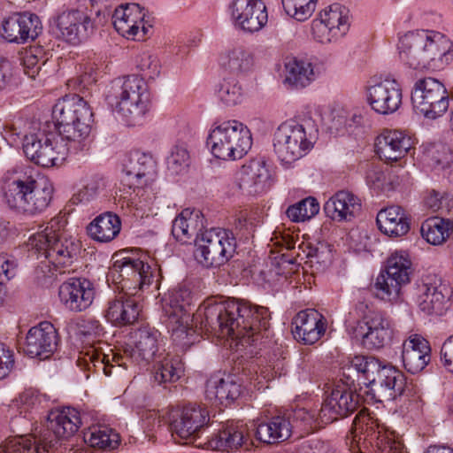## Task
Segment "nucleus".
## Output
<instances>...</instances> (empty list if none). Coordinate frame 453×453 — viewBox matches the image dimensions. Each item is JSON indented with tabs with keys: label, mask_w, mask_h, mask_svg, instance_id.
<instances>
[{
	"label": "nucleus",
	"mask_w": 453,
	"mask_h": 453,
	"mask_svg": "<svg viewBox=\"0 0 453 453\" xmlns=\"http://www.w3.org/2000/svg\"><path fill=\"white\" fill-rule=\"evenodd\" d=\"M54 127L58 134L46 129L47 123L36 132L24 136L26 157L42 167L61 165L69 151L84 150L88 145L93 112L87 103L78 96L62 98L53 107Z\"/></svg>",
	"instance_id": "1"
},
{
	"label": "nucleus",
	"mask_w": 453,
	"mask_h": 453,
	"mask_svg": "<svg viewBox=\"0 0 453 453\" xmlns=\"http://www.w3.org/2000/svg\"><path fill=\"white\" fill-rule=\"evenodd\" d=\"M196 316L201 319L202 327L231 337L237 347L255 344L259 335L268 331L271 319L268 308L234 299H207L198 308Z\"/></svg>",
	"instance_id": "2"
},
{
	"label": "nucleus",
	"mask_w": 453,
	"mask_h": 453,
	"mask_svg": "<svg viewBox=\"0 0 453 453\" xmlns=\"http://www.w3.org/2000/svg\"><path fill=\"white\" fill-rule=\"evenodd\" d=\"M65 215L58 214L42 231L28 238L27 246L29 255L44 258L36 267L37 274L51 277L54 271L65 273V268L73 264L78 247L72 238L65 236Z\"/></svg>",
	"instance_id": "3"
},
{
	"label": "nucleus",
	"mask_w": 453,
	"mask_h": 453,
	"mask_svg": "<svg viewBox=\"0 0 453 453\" xmlns=\"http://www.w3.org/2000/svg\"><path fill=\"white\" fill-rule=\"evenodd\" d=\"M401 61L415 70L442 67L453 59V43L444 35L433 30L405 34L399 40Z\"/></svg>",
	"instance_id": "4"
},
{
	"label": "nucleus",
	"mask_w": 453,
	"mask_h": 453,
	"mask_svg": "<svg viewBox=\"0 0 453 453\" xmlns=\"http://www.w3.org/2000/svg\"><path fill=\"white\" fill-rule=\"evenodd\" d=\"M349 363V369H355L369 381L372 398L376 402L384 403L402 396H413L414 386L394 366L381 365L379 359L365 356H355Z\"/></svg>",
	"instance_id": "5"
},
{
	"label": "nucleus",
	"mask_w": 453,
	"mask_h": 453,
	"mask_svg": "<svg viewBox=\"0 0 453 453\" xmlns=\"http://www.w3.org/2000/svg\"><path fill=\"white\" fill-rule=\"evenodd\" d=\"M159 337L160 333L157 330L143 326L134 334V342L123 346L121 352L111 354L110 357L92 349L86 353L88 359L85 361L89 360L94 367L101 368L106 376L119 373L121 372L119 367L127 368V362L146 365L158 351Z\"/></svg>",
	"instance_id": "6"
},
{
	"label": "nucleus",
	"mask_w": 453,
	"mask_h": 453,
	"mask_svg": "<svg viewBox=\"0 0 453 453\" xmlns=\"http://www.w3.org/2000/svg\"><path fill=\"white\" fill-rule=\"evenodd\" d=\"M108 99L128 126L140 125L149 111L148 87L138 75L119 77L111 81Z\"/></svg>",
	"instance_id": "7"
},
{
	"label": "nucleus",
	"mask_w": 453,
	"mask_h": 453,
	"mask_svg": "<svg viewBox=\"0 0 453 453\" xmlns=\"http://www.w3.org/2000/svg\"><path fill=\"white\" fill-rule=\"evenodd\" d=\"M193 296L188 288L179 286L169 291L163 310L173 342L182 348L195 342L196 332L191 326Z\"/></svg>",
	"instance_id": "8"
},
{
	"label": "nucleus",
	"mask_w": 453,
	"mask_h": 453,
	"mask_svg": "<svg viewBox=\"0 0 453 453\" xmlns=\"http://www.w3.org/2000/svg\"><path fill=\"white\" fill-rule=\"evenodd\" d=\"M207 146L211 154L219 159H241L251 149V132L246 125L238 120H226L214 125L211 129Z\"/></svg>",
	"instance_id": "9"
},
{
	"label": "nucleus",
	"mask_w": 453,
	"mask_h": 453,
	"mask_svg": "<svg viewBox=\"0 0 453 453\" xmlns=\"http://www.w3.org/2000/svg\"><path fill=\"white\" fill-rule=\"evenodd\" d=\"M318 129L310 122L301 124L289 119L280 124L273 134V150L278 158L291 164L313 147Z\"/></svg>",
	"instance_id": "10"
},
{
	"label": "nucleus",
	"mask_w": 453,
	"mask_h": 453,
	"mask_svg": "<svg viewBox=\"0 0 453 453\" xmlns=\"http://www.w3.org/2000/svg\"><path fill=\"white\" fill-rule=\"evenodd\" d=\"M53 190L52 184L47 180L19 179L8 184L4 197L10 207L25 213L36 214L50 205Z\"/></svg>",
	"instance_id": "11"
},
{
	"label": "nucleus",
	"mask_w": 453,
	"mask_h": 453,
	"mask_svg": "<svg viewBox=\"0 0 453 453\" xmlns=\"http://www.w3.org/2000/svg\"><path fill=\"white\" fill-rule=\"evenodd\" d=\"M236 241L227 229L212 227L196 234L195 257L205 267H219L235 253Z\"/></svg>",
	"instance_id": "12"
},
{
	"label": "nucleus",
	"mask_w": 453,
	"mask_h": 453,
	"mask_svg": "<svg viewBox=\"0 0 453 453\" xmlns=\"http://www.w3.org/2000/svg\"><path fill=\"white\" fill-rule=\"evenodd\" d=\"M358 406V395L347 384L338 383L325 399L319 412L299 410L296 417L317 425L330 424L339 418L354 412Z\"/></svg>",
	"instance_id": "13"
},
{
	"label": "nucleus",
	"mask_w": 453,
	"mask_h": 453,
	"mask_svg": "<svg viewBox=\"0 0 453 453\" xmlns=\"http://www.w3.org/2000/svg\"><path fill=\"white\" fill-rule=\"evenodd\" d=\"M354 437L365 434L378 449V453H406L402 439L379 418L365 409L355 417L351 428Z\"/></svg>",
	"instance_id": "14"
},
{
	"label": "nucleus",
	"mask_w": 453,
	"mask_h": 453,
	"mask_svg": "<svg viewBox=\"0 0 453 453\" xmlns=\"http://www.w3.org/2000/svg\"><path fill=\"white\" fill-rule=\"evenodd\" d=\"M412 262L408 252L396 250L387 260L385 271L376 279L375 288L382 299L389 302L400 297L401 288L413 274Z\"/></svg>",
	"instance_id": "15"
},
{
	"label": "nucleus",
	"mask_w": 453,
	"mask_h": 453,
	"mask_svg": "<svg viewBox=\"0 0 453 453\" xmlns=\"http://www.w3.org/2000/svg\"><path fill=\"white\" fill-rule=\"evenodd\" d=\"M414 110L426 119H436L449 109V93L438 80L426 77L416 81L411 92Z\"/></svg>",
	"instance_id": "16"
},
{
	"label": "nucleus",
	"mask_w": 453,
	"mask_h": 453,
	"mask_svg": "<svg viewBox=\"0 0 453 453\" xmlns=\"http://www.w3.org/2000/svg\"><path fill=\"white\" fill-rule=\"evenodd\" d=\"M349 29V11L339 4H334L312 20L311 35L318 42L326 44L337 42Z\"/></svg>",
	"instance_id": "17"
},
{
	"label": "nucleus",
	"mask_w": 453,
	"mask_h": 453,
	"mask_svg": "<svg viewBox=\"0 0 453 453\" xmlns=\"http://www.w3.org/2000/svg\"><path fill=\"white\" fill-rule=\"evenodd\" d=\"M52 29L64 41L78 44L94 30V22L84 11L71 9L63 11L52 19Z\"/></svg>",
	"instance_id": "18"
},
{
	"label": "nucleus",
	"mask_w": 453,
	"mask_h": 453,
	"mask_svg": "<svg viewBox=\"0 0 453 453\" xmlns=\"http://www.w3.org/2000/svg\"><path fill=\"white\" fill-rule=\"evenodd\" d=\"M210 422L209 411L205 407L189 403L178 411L170 423L173 434L180 439L193 441Z\"/></svg>",
	"instance_id": "19"
},
{
	"label": "nucleus",
	"mask_w": 453,
	"mask_h": 453,
	"mask_svg": "<svg viewBox=\"0 0 453 453\" xmlns=\"http://www.w3.org/2000/svg\"><path fill=\"white\" fill-rule=\"evenodd\" d=\"M145 10L140 4H127L116 8L112 15V24L122 36L141 41L145 39L151 29V26L145 21Z\"/></svg>",
	"instance_id": "20"
},
{
	"label": "nucleus",
	"mask_w": 453,
	"mask_h": 453,
	"mask_svg": "<svg viewBox=\"0 0 453 453\" xmlns=\"http://www.w3.org/2000/svg\"><path fill=\"white\" fill-rule=\"evenodd\" d=\"M403 91L398 81L387 77L367 88V102L371 108L381 115L395 113L402 105Z\"/></svg>",
	"instance_id": "21"
},
{
	"label": "nucleus",
	"mask_w": 453,
	"mask_h": 453,
	"mask_svg": "<svg viewBox=\"0 0 453 453\" xmlns=\"http://www.w3.org/2000/svg\"><path fill=\"white\" fill-rule=\"evenodd\" d=\"M94 284L85 278H72L64 281L58 288V297L65 309L72 312H81L94 302Z\"/></svg>",
	"instance_id": "22"
},
{
	"label": "nucleus",
	"mask_w": 453,
	"mask_h": 453,
	"mask_svg": "<svg viewBox=\"0 0 453 453\" xmlns=\"http://www.w3.org/2000/svg\"><path fill=\"white\" fill-rule=\"evenodd\" d=\"M124 185L136 192L135 196H143L151 185L155 173V161L146 153L135 152L125 166Z\"/></svg>",
	"instance_id": "23"
},
{
	"label": "nucleus",
	"mask_w": 453,
	"mask_h": 453,
	"mask_svg": "<svg viewBox=\"0 0 453 453\" xmlns=\"http://www.w3.org/2000/svg\"><path fill=\"white\" fill-rule=\"evenodd\" d=\"M230 8L235 25L243 31L257 32L267 23L266 6L262 0H234Z\"/></svg>",
	"instance_id": "24"
},
{
	"label": "nucleus",
	"mask_w": 453,
	"mask_h": 453,
	"mask_svg": "<svg viewBox=\"0 0 453 453\" xmlns=\"http://www.w3.org/2000/svg\"><path fill=\"white\" fill-rule=\"evenodd\" d=\"M58 337L54 326L48 321L41 322L29 329L23 351L30 357L46 359L56 350Z\"/></svg>",
	"instance_id": "25"
},
{
	"label": "nucleus",
	"mask_w": 453,
	"mask_h": 453,
	"mask_svg": "<svg viewBox=\"0 0 453 453\" xmlns=\"http://www.w3.org/2000/svg\"><path fill=\"white\" fill-rule=\"evenodd\" d=\"M412 302L426 315H441L446 310V298L430 278L417 280L410 289Z\"/></svg>",
	"instance_id": "26"
},
{
	"label": "nucleus",
	"mask_w": 453,
	"mask_h": 453,
	"mask_svg": "<svg viewBox=\"0 0 453 453\" xmlns=\"http://www.w3.org/2000/svg\"><path fill=\"white\" fill-rule=\"evenodd\" d=\"M209 445L213 449L226 452H234L242 448L249 449L251 442L248 427L241 421H227L211 436Z\"/></svg>",
	"instance_id": "27"
},
{
	"label": "nucleus",
	"mask_w": 453,
	"mask_h": 453,
	"mask_svg": "<svg viewBox=\"0 0 453 453\" xmlns=\"http://www.w3.org/2000/svg\"><path fill=\"white\" fill-rule=\"evenodd\" d=\"M42 29L39 17L25 12L14 14L3 21L1 35L10 42L35 40Z\"/></svg>",
	"instance_id": "28"
},
{
	"label": "nucleus",
	"mask_w": 453,
	"mask_h": 453,
	"mask_svg": "<svg viewBox=\"0 0 453 453\" xmlns=\"http://www.w3.org/2000/svg\"><path fill=\"white\" fill-rule=\"evenodd\" d=\"M292 325L294 337L298 342L308 345L317 342L326 328L325 318L313 309L299 311L293 319Z\"/></svg>",
	"instance_id": "29"
},
{
	"label": "nucleus",
	"mask_w": 453,
	"mask_h": 453,
	"mask_svg": "<svg viewBox=\"0 0 453 453\" xmlns=\"http://www.w3.org/2000/svg\"><path fill=\"white\" fill-rule=\"evenodd\" d=\"M112 271L119 273L123 281L133 280L139 289L157 282V269L140 258L125 257L115 260Z\"/></svg>",
	"instance_id": "30"
},
{
	"label": "nucleus",
	"mask_w": 453,
	"mask_h": 453,
	"mask_svg": "<svg viewBox=\"0 0 453 453\" xmlns=\"http://www.w3.org/2000/svg\"><path fill=\"white\" fill-rule=\"evenodd\" d=\"M270 177L265 161L253 158L245 163L235 174V182L240 189L254 195L263 190Z\"/></svg>",
	"instance_id": "31"
},
{
	"label": "nucleus",
	"mask_w": 453,
	"mask_h": 453,
	"mask_svg": "<svg viewBox=\"0 0 453 453\" xmlns=\"http://www.w3.org/2000/svg\"><path fill=\"white\" fill-rule=\"evenodd\" d=\"M411 137L398 130H385L375 142V151L386 162L397 161L411 148Z\"/></svg>",
	"instance_id": "32"
},
{
	"label": "nucleus",
	"mask_w": 453,
	"mask_h": 453,
	"mask_svg": "<svg viewBox=\"0 0 453 453\" xmlns=\"http://www.w3.org/2000/svg\"><path fill=\"white\" fill-rule=\"evenodd\" d=\"M402 358L409 372L415 374L421 372L431 359L429 342L419 334L410 335L403 343Z\"/></svg>",
	"instance_id": "33"
},
{
	"label": "nucleus",
	"mask_w": 453,
	"mask_h": 453,
	"mask_svg": "<svg viewBox=\"0 0 453 453\" xmlns=\"http://www.w3.org/2000/svg\"><path fill=\"white\" fill-rule=\"evenodd\" d=\"M141 309L138 300L125 293L108 302L105 318L115 326L132 325L138 319Z\"/></svg>",
	"instance_id": "34"
},
{
	"label": "nucleus",
	"mask_w": 453,
	"mask_h": 453,
	"mask_svg": "<svg viewBox=\"0 0 453 453\" xmlns=\"http://www.w3.org/2000/svg\"><path fill=\"white\" fill-rule=\"evenodd\" d=\"M326 214L334 220H351L361 211L360 199L349 191L337 192L325 203Z\"/></svg>",
	"instance_id": "35"
},
{
	"label": "nucleus",
	"mask_w": 453,
	"mask_h": 453,
	"mask_svg": "<svg viewBox=\"0 0 453 453\" xmlns=\"http://www.w3.org/2000/svg\"><path fill=\"white\" fill-rule=\"evenodd\" d=\"M376 222L379 229L390 237L405 235L410 230L411 218L400 206H389L379 211Z\"/></svg>",
	"instance_id": "36"
},
{
	"label": "nucleus",
	"mask_w": 453,
	"mask_h": 453,
	"mask_svg": "<svg viewBox=\"0 0 453 453\" xmlns=\"http://www.w3.org/2000/svg\"><path fill=\"white\" fill-rule=\"evenodd\" d=\"M255 65L252 50L244 44H234L220 56L221 67L230 73L239 75L250 72Z\"/></svg>",
	"instance_id": "37"
},
{
	"label": "nucleus",
	"mask_w": 453,
	"mask_h": 453,
	"mask_svg": "<svg viewBox=\"0 0 453 453\" xmlns=\"http://www.w3.org/2000/svg\"><path fill=\"white\" fill-rule=\"evenodd\" d=\"M242 394V386L230 376L219 378L211 376L206 382L205 396L214 404L227 405Z\"/></svg>",
	"instance_id": "38"
},
{
	"label": "nucleus",
	"mask_w": 453,
	"mask_h": 453,
	"mask_svg": "<svg viewBox=\"0 0 453 453\" xmlns=\"http://www.w3.org/2000/svg\"><path fill=\"white\" fill-rule=\"evenodd\" d=\"M292 432L289 419L281 415L274 416L257 425L256 437L262 442L272 444L288 440Z\"/></svg>",
	"instance_id": "39"
},
{
	"label": "nucleus",
	"mask_w": 453,
	"mask_h": 453,
	"mask_svg": "<svg viewBox=\"0 0 453 453\" xmlns=\"http://www.w3.org/2000/svg\"><path fill=\"white\" fill-rule=\"evenodd\" d=\"M81 424L79 411L71 407L51 411L49 415V428L58 438H68L74 434Z\"/></svg>",
	"instance_id": "40"
},
{
	"label": "nucleus",
	"mask_w": 453,
	"mask_h": 453,
	"mask_svg": "<svg viewBox=\"0 0 453 453\" xmlns=\"http://www.w3.org/2000/svg\"><path fill=\"white\" fill-rule=\"evenodd\" d=\"M120 219L112 212L98 215L87 227L88 234L99 242L112 241L120 232Z\"/></svg>",
	"instance_id": "41"
},
{
	"label": "nucleus",
	"mask_w": 453,
	"mask_h": 453,
	"mask_svg": "<svg viewBox=\"0 0 453 453\" xmlns=\"http://www.w3.org/2000/svg\"><path fill=\"white\" fill-rule=\"evenodd\" d=\"M202 226L201 212L187 208L182 210L173 221L172 234L176 241L186 243L195 234L196 235L198 228Z\"/></svg>",
	"instance_id": "42"
},
{
	"label": "nucleus",
	"mask_w": 453,
	"mask_h": 453,
	"mask_svg": "<svg viewBox=\"0 0 453 453\" xmlns=\"http://www.w3.org/2000/svg\"><path fill=\"white\" fill-rule=\"evenodd\" d=\"M316 78L311 63L290 58L285 64V82L296 88H305Z\"/></svg>",
	"instance_id": "43"
},
{
	"label": "nucleus",
	"mask_w": 453,
	"mask_h": 453,
	"mask_svg": "<svg viewBox=\"0 0 453 453\" xmlns=\"http://www.w3.org/2000/svg\"><path fill=\"white\" fill-rule=\"evenodd\" d=\"M420 232L428 243L441 245L453 234V221L449 219L432 217L422 223Z\"/></svg>",
	"instance_id": "44"
},
{
	"label": "nucleus",
	"mask_w": 453,
	"mask_h": 453,
	"mask_svg": "<svg viewBox=\"0 0 453 453\" xmlns=\"http://www.w3.org/2000/svg\"><path fill=\"white\" fill-rule=\"evenodd\" d=\"M84 441L90 447L110 451L119 445V435L107 426H93L84 433Z\"/></svg>",
	"instance_id": "45"
},
{
	"label": "nucleus",
	"mask_w": 453,
	"mask_h": 453,
	"mask_svg": "<svg viewBox=\"0 0 453 453\" xmlns=\"http://www.w3.org/2000/svg\"><path fill=\"white\" fill-rule=\"evenodd\" d=\"M184 372V366L178 356H166L155 367L154 379L158 384L173 383Z\"/></svg>",
	"instance_id": "46"
},
{
	"label": "nucleus",
	"mask_w": 453,
	"mask_h": 453,
	"mask_svg": "<svg viewBox=\"0 0 453 453\" xmlns=\"http://www.w3.org/2000/svg\"><path fill=\"white\" fill-rule=\"evenodd\" d=\"M355 337L362 338L365 347L367 349H380L384 347L391 337V326L379 327V330L365 332L362 324H357L354 329Z\"/></svg>",
	"instance_id": "47"
},
{
	"label": "nucleus",
	"mask_w": 453,
	"mask_h": 453,
	"mask_svg": "<svg viewBox=\"0 0 453 453\" xmlns=\"http://www.w3.org/2000/svg\"><path fill=\"white\" fill-rule=\"evenodd\" d=\"M319 211V204L313 197H307L290 205L286 211L293 222H303L314 217Z\"/></svg>",
	"instance_id": "48"
},
{
	"label": "nucleus",
	"mask_w": 453,
	"mask_h": 453,
	"mask_svg": "<svg viewBox=\"0 0 453 453\" xmlns=\"http://www.w3.org/2000/svg\"><path fill=\"white\" fill-rule=\"evenodd\" d=\"M332 246L326 242H318L309 248L307 257L311 267L317 272L325 271L333 261Z\"/></svg>",
	"instance_id": "49"
},
{
	"label": "nucleus",
	"mask_w": 453,
	"mask_h": 453,
	"mask_svg": "<svg viewBox=\"0 0 453 453\" xmlns=\"http://www.w3.org/2000/svg\"><path fill=\"white\" fill-rule=\"evenodd\" d=\"M47 451L45 446L41 448L31 436H19L8 439L1 446L0 453H42Z\"/></svg>",
	"instance_id": "50"
},
{
	"label": "nucleus",
	"mask_w": 453,
	"mask_h": 453,
	"mask_svg": "<svg viewBox=\"0 0 453 453\" xmlns=\"http://www.w3.org/2000/svg\"><path fill=\"white\" fill-rule=\"evenodd\" d=\"M359 310L363 312V316L357 324L363 325L365 332L379 330L381 326H390V322L382 311L366 304H360Z\"/></svg>",
	"instance_id": "51"
},
{
	"label": "nucleus",
	"mask_w": 453,
	"mask_h": 453,
	"mask_svg": "<svg viewBox=\"0 0 453 453\" xmlns=\"http://www.w3.org/2000/svg\"><path fill=\"white\" fill-rule=\"evenodd\" d=\"M97 81V73L95 65L93 64H86L84 65L80 66V74L75 80V83L78 86V89L81 93L83 94L82 96L79 95H72V96H78L83 101L87 103L88 105V102L86 100V97L91 94L93 86H95ZM71 97V96H66L64 98ZM90 108V107H88ZM91 110V109H89ZM92 112V111H90Z\"/></svg>",
	"instance_id": "52"
},
{
	"label": "nucleus",
	"mask_w": 453,
	"mask_h": 453,
	"mask_svg": "<svg viewBox=\"0 0 453 453\" xmlns=\"http://www.w3.org/2000/svg\"><path fill=\"white\" fill-rule=\"evenodd\" d=\"M318 0H281L286 13L297 21L308 19L314 12Z\"/></svg>",
	"instance_id": "53"
},
{
	"label": "nucleus",
	"mask_w": 453,
	"mask_h": 453,
	"mask_svg": "<svg viewBox=\"0 0 453 453\" xmlns=\"http://www.w3.org/2000/svg\"><path fill=\"white\" fill-rule=\"evenodd\" d=\"M219 100L227 106L236 105L242 98V88L234 78L223 79L217 90Z\"/></svg>",
	"instance_id": "54"
},
{
	"label": "nucleus",
	"mask_w": 453,
	"mask_h": 453,
	"mask_svg": "<svg viewBox=\"0 0 453 453\" xmlns=\"http://www.w3.org/2000/svg\"><path fill=\"white\" fill-rule=\"evenodd\" d=\"M167 168L173 174H180L188 170L190 165V155L186 144H176L167 157Z\"/></svg>",
	"instance_id": "55"
},
{
	"label": "nucleus",
	"mask_w": 453,
	"mask_h": 453,
	"mask_svg": "<svg viewBox=\"0 0 453 453\" xmlns=\"http://www.w3.org/2000/svg\"><path fill=\"white\" fill-rule=\"evenodd\" d=\"M104 187L105 180L103 177L98 175L92 176L83 188L73 195L71 200L73 203L88 202L97 196Z\"/></svg>",
	"instance_id": "56"
},
{
	"label": "nucleus",
	"mask_w": 453,
	"mask_h": 453,
	"mask_svg": "<svg viewBox=\"0 0 453 453\" xmlns=\"http://www.w3.org/2000/svg\"><path fill=\"white\" fill-rule=\"evenodd\" d=\"M137 67L142 72L144 79H154L160 73V65L157 58L142 53L137 60Z\"/></svg>",
	"instance_id": "57"
},
{
	"label": "nucleus",
	"mask_w": 453,
	"mask_h": 453,
	"mask_svg": "<svg viewBox=\"0 0 453 453\" xmlns=\"http://www.w3.org/2000/svg\"><path fill=\"white\" fill-rule=\"evenodd\" d=\"M15 365L14 352L6 344L0 342V380L6 378Z\"/></svg>",
	"instance_id": "58"
},
{
	"label": "nucleus",
	"mask_w": 453,
	"mask_h": 453,
	"mask_svg": "<svg viewBox=\"0 0 453 453\" xmlns=\"http://www.w3.org/2000/svg\"><path fill=\"white\" fill-rule=\"evenodd\" d=\"M296 453H336V451L328 442L309 440L298 447Z\"/></svg>",
	"instance_id": "59"
},
{
	"label": "nucleus",
	"mask_w": 453,
	"mask_h": 453,
	"mask_svg": "<svg viewBox=\"0 0 453 453\" xmlns=\"http://www.w3.org/2000/svg\"><path fill=\"white\" fill-rule=\"evenodd\" d=\"M37 50V49H30L25 53L23 58L25 73L33 79L41 70V60L36 55Z\"/></svg>",
	"instance_id": "60"
},
{
	"label": "nucleus",
	"mask_w": 453,
	"mask_h": 453,
	"mask_svg": "<svg viewBox=\"0 0 453 453\" xmlns=\"http://www.w3.org/2000/svg\"><path fill=\"white\" fill-rule=\"evenodd\" d=\"M76 327L82 335H96L99 334L101 325L98 320L94 318H79L76 320Z\"/></svg>",
	"instance_id": "61"
},
{
	"label": "nucleus",
	"mask_w": 453,
	"mask_h": 453,
	"mask_svg": "<svg viewBox=\"0 0 453 453\" xmlns=\"http://www.w3.org/2000/svg\"><path fill=\"white\" fill-rule=\"evenodd\" d=\"M441 360L443 366L453 373V335L443 342L441 349Z\"/></svg>",
	"instance_id": "62"
},
{
	"label": "nucleus",
	"mask_w": 453,
	"mask_h": 453,
	"mask_svg": "<svg viewBox=\"0 0 453 453\" xmlns=\"http://www.w3.org/2000/svg\"><path fill=\"white\" fill-rule=\"evenodd\" d=\"M446 199V194L434 189L429 191L425 198V204L433 211H437L442 208L443 201Z\"/></svg>",
	"instance_id": "63"
},
{
	"label": "nucleus",
	"mask_w": 453,
	"mask_h": 453,
	"mask_svg": "<svg viewBox=\"0 0 453 453\" xmlns=\"http://www.w3.org/2000/svg\"><path fill=\"white\" fill-rule=\"evenodd\" d=\"M11 75V65L6 59H0V90L4 88Z\"/></svg>",
	"instance_id": "64"
}]
</instances>
